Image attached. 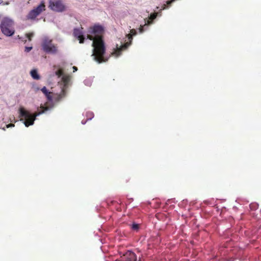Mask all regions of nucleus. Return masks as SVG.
Segmentation results:
<instances>
[{
  "instance_id": "obj_6",
  "label": "nucleus",
  "mask_w": 261,
  "mask_h": 261,
  "mask_svg": "<svg viewBox=\"0 0 261 261\" xmlns=\"http://www.w3.org/2000/svg\"><path fill=\"white\" fill-rule=\"evenodd\" d=\"M48 8L52 11L62 12L66 10V6L62 0H49Z\"/></svg>"
},
{
  "instance_id": "obj_11",
  "label": "nucleus",
  "mask_w": 261,
  "mask_h": 261,
  "mask_svg": "<svg viewBox=\"0 0 261 261\" xmlns=\"http://www.w3.org/2000/svg\"><path fill=\"white\" fill-rule=\"evenodd\" d=\"M30 74L32 78L34 80H38L40 79V76L38 74L37 69H34L32 70L30 72Z\"/></svg>"
},
{
  "instance_id": "obj_19",
  "label": "nucleus",
  "mask_w": 261,
  "mask_h": 261,
  "mask_svg": "<svg viewBox=\"0 0 261 261\" xmlns=\"http://www.w3.org/2000/svg\"><path fill=\"white\" fill-rule=\"evenodd\" d=\"M32 49V47H25L24 51L27 53L30 51Z\"/></svg>"
},
{
  "instance_id": "obj_9",
  "label": "nucleus",
  "mask_w": 261,
  "mask_h": 261,
  "mask_svg": "<svg viewBox=\"0 0 261 261\" xmlns=\"http://www.w3.org/2000/svg\"><path fill=\"white\" fill-rule=\"evenodd\" d=\"M74 36L79 40L80 43H83L85 40L82 32L77 29H75L73 31Z\"/></svg>"
},
{
  "instance_id": "obj_7",
  "label": "nucleus",
  "mask_w": 261,
  "mask_h": 261,
  "mask_svg": "<svg viewBox=\"0 0 261 261\" xmlns=\"http://www.w3.org/2000/svg\"><path fill=\"white\" fill-rule=\"evenodd\" d=\"M45 10V5L44 1H41L36 7H34L29 13L28 16H37L41 12Z\"/></svg>"
},
{
  "instance_id": "obj_3",
  "label": "nucleus",
  "mask_w": 261,
  "mask_h": 261,
  "mask_svg": "<svg viewBox=\"0 0 261 261\" xmlns=\"http://www.w3.org/2000/svg\"><path fill=\"white\" fill-rule=\"evenodd\" d=\"M14 22L8 17H5L2 21L1 29L2 33L7 36H11L14 33Z\"/></svg>"
},
{
  "instance_id": "obj_16",
  "label": "nucleus",
  "mask_w": 261,
  "mask_h": 261,
  "mask_svg": "<svg viewBox=\"0 0 261 261\" xmlns=\"http://www.w3.org/2000/svg\"><path fill=\"white\" fill-rule=\"evenodd\" d=\"M53 94L50 92H48V93L45 95L47 100L49 101H52L53 100Z\"/></svg>"
},
{
  "instance_id": "obj_14",
  "label": "nucleus",
  "mask_w": 261,
  "mask_h": 261,
  "mask_svg": "<svg viewBox=\"0 0 261 261\" xmlns=\"http://www.w3.org/2000/svg\"><path fill=\"white\" fill-rule=\"evenodd\" d=\"M34 34L33 32H31V33H27L25 34V36L28 38V40L29 41H32V38L34 36Z\"/></svg>"
},
{
  "instance_id": "obj_26",
  "label": "nucleus",
  "mask_w": 261,
  "mask_h": 261,
  "mask_svg": "<svg viewBox=\"0 0 261 261\" xmlns=\"http://www.w3.org/2000/svg\"><path fill=\"white\" fill-rule=\"evenodd\" d=\"M8 4H9V2H7V3H6V5H8Z\"/></svg>"
},
{
  "instance_id": "obj_17",
  "label": "nucleus",
  "mask_w": 261,
  "mask_h": 261,
  "mask_svg": "<svg viewBox=\"0 0 261 261\" xmlns=\"http://www.w3.org/2000/svg\"><path fill=\"white\" fill-rule=\"evenodd\" d=\"M63 74V71L62 69H60L56 71V75H57L59 77L62 76Z\"/></svg>"
},
{
  "instance_id": "obj_13",
  "label": "nucleus",
  "mask_w": 261,
  "mask_h": 261,
  "mask_svg": "<svg viewBox=\"0 0 261 261\" xmlns=\"http://www.w3.org/2000/svg\"><path fill=\"white\" fill-rule=\"evenodd\" d=\"M66 95V90L65 89H62L61 93L58 96V100H59L61 98L64 97Z\"/></svg>"
},
{
  "instance_id": "obj_25",
  "label": "nucleus",
  "mask_w": 261,
  "mask_h": 261,
  "mask_svg": "<svg viewBox=\"0 0 261 261\" xmlns=\"http://www.w3.org/2000/svg\"><path fill=\"white\" fill-rule=\"evenodd\" d=\"M3 2L2 0H0V4Z\"/></svg>"
},
{
  "instance_id": "obj_22",
  "label": "nucleus",
  "mask_w": 261,
  "mask_h": 261,
  "mask_svg": "<svg viewBox=\"0 0 261 261\" xmlns=\"http://www.w3.org/2000/svg\"><path fill=\"white\" fill-rule=\"evenodd\" d=\"M29 18H30L31 19H35L36 18V17H29Z\"/></svg>"
},
{
  "instance_id": "obj_12",
  "label": "nucleus",
  "mask_w": 261,
  "mask_h": 261,
  "mask_svg": "<svg viewBox=\"0 0 261 261\" xmlns=\"http://www.w3.org/2000/svg\"><path fill=\"white\" fill-rule=\"evenodd\" d=\"M62 81L64 84V86H66L69 82L70 77L68 75H63L62 78Z\"/></svg>"
},
{
  "instance_id": "obj_4",
  "label": "nucleus",
  "mask_w": 261,
  "mask_h": 261,
  "mask_svg": "<svg viewBox=\"0 0 261 261\" xmlns=\"http://www.w3.org/2000/svg\"><path fill=\"white\" fill-rule=\"evenodd\" d=\"M41 47L43 50L48 54H56L58 51L57 45L53 44V40L47 37L43 38Z\"/></svg>"
},
{
  "instance_id": "obj_23",
  "label": "nucleus",
  "mask_w": 261,
  "mask_h": 261,
  "mask_svg": "<svg viewBox=\"0 0 261 261\" xmlns=\"http://www.w3.org/2000/svg\"><path fill=\"white\" fill-rule=\"evenodd\" d=\"M22 41H23L25 43L27 42V40L26 39H24V40L22 39Z\"/></svg>"
},
{
  "instance_id": "obj_20",
  "label": "nucleus",
  "mask_w": 261,
  "mask_h": 261,
  "mask_svg": "<svg viewBox=\"0 0 261 261\" xmlns=\"http://www.w3.org/2000/svg\"><path fill=\"white\" fill-rule=\"evenodd\" d=\"M13 126H14V124H13L12 123H10V124L7 125V127H8V128L10 127H13Z\"/></svg>"
},
{
  "instance_id": "obj_8",
  "label": "nucleus",
  "mask_w": 261,
  "mask_h": 261,
  "mask_svg": "<svg viewBox=\"0 0 261 261\" xmlns=\"http://www.w3.org/2000/svg\"><path fill=\"white\" fill-rule=\"evenodd\" d=\"M175 1V0H169V1L164 2V3L163 4H162V5L161 6V7L156 8V10L154 11L155 14H150L149 16H156V15L159 13V11L167 8L168 6L170 5L172 3H173Z\"/></svg>"
},
{
  "instance_id": "obj_24",
  "label": "nucleus",
  "mask_w": 261,
  "mask_h": 261,
  "mask_svg": "<svg viewBox=\"0 0 261 261\" xmlns=\"http://www.w3.org/2000/svg\"><path fill=\"white\" fill-rule=\"evenodd\" d=\"M18 38L19 39H21V37H20L19 35L18 36Z\"/></svg>"
},
{
  "instance_id": "obj_18",
  "label": "nucleus",
  "mask_w": 261,
  "mask_h": 261,
  "mask_svg": "<svg viewBox=\"0 0 261 261\" xmlns=\"http://www.w3.org/2000/svg\"><path fill=\"white\" fill-rule=\"evenodd\" d=\"M41 91L45 94H47L48 93V91L45 87H43L41 89Z\"/></svg>"
},
{
  "instance_id": "obj_1",
  "label": "nucleus",
  "mask_w": 261,
  "mask_h": 261,
  "mask_svg": "<svg viewBox=\"0 0 261 261\" xmlns=\"http://www.w3.org/2000/svg\"><path fill=\"white\" fill-rule=\"evenodd\" d=\"M103 32L104 29L101 25H95L89 28V34L87 35V38L93 40L92 45L93 49L92 56L98 63L105 62L108 60L104 57L106 53V46L102 39Z\"/></svg>"
},
{
  "instance_id": "obj_21",
  "label": "nucleus",
  "mask_w": 261,
  "mask_h": 261,
  "mask_svg": "<svg viewBox=\"0 0 261 261\" xmlns=\"http://www.w3.org/2000/svg\"><path fill=\"white\" fill-rule=\"evenodd\" d=\"M72 68L73 69V72H75L77 70V68L75 66H73Z\"/></svg>"
},
{
  "instance_id": "obj_5",
  "label": "nucleus",
  "mask_w": 261,
  "mask_h": 261,
  "mask_svg": "<svg viewBox=\"0 0 261 261\" xmlns=\"http://www.w3.org/2000/svg\"><path fill=\"white\" fill-rule=\"evenodd\" d=\"M137 35V31L135 29L130 30V33L126 35L128 41L124 44L121 45L119 47H117V49L112 53L116 57H118L121 54L122 50H125L132 44L133 37Z\"/></svg>"
},
{
  "instance_id": "obj_10",
  "label": "nucleus",
  "mask_w": 261,
  "mask_h": 261,
  "mask_svg": "<svg viewBox=\"0 0 261 261\" xmlns=\"http://www.w3.org/2000/svg\"><path fill=\"white\" fill-rule=\"evenodd\" d=\"M156 17H147L146 19H145V23L144 25H140V28H139V32L140 33H143L144 31V28L146 26L152 24L153 22V19L156 18Z\"/></svg>"
},
{
  "instance_id": "obj_15",
  "label": "nucleus",
  "mask_w": 261,
  "mask_h": 261,
  "mask_svg": "<svg viewBox=\"0 0 261 261\" xmlns=\"http://www.w3.org/2000/svg\"><path fill=\"white\" fill-rule=\"evenodd\" d=\"M131 228L134 230L138 231L139 228V224L134 223L132 225Z\"/></svg>"
},
{
  "instance_id": "obj_2",
  "label": "nucleus",
  "mask_w": 261,
  "mask_h": 261,
  "mask_svg": "<svg viewBox=\"0 0 261 261\" xmlns=\"http://www.w3.org/2000/svg\"><path fill=\"white\" fill-rule=\"evenodd\" d=\"M43 110L39 112H36L34 114H32L29 111L25 110L21 108L19 109V115L21 120H24V124L25 126L28 127L34 124L36 117L39 115L43 113L45 111L48 110L47 108L41 107Z\"/></svg>"
}]
</instances>
